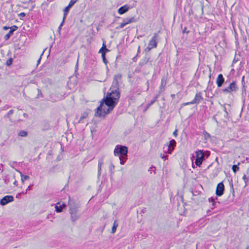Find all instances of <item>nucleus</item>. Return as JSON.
<instances>
[{
  "mask_svg": "<svg viewBox=\"0 0 249 249\" xmlns=\"http://www.w3.org/2000/svg\"><path fill=\"white\" fill-rule=\"evenodd\" d=\"M121 79L120 75H115L113 78L111 92L108 93L106 97L101 102L100 105L97 108L95 115L99 117H105L112 110L118 102L120 93L119 91V83Z\"/></svg>",
  "mask_w": 249,
  "mask_h": 249,
  "instance_id": "nucleus-1",
  "label": "nucleus"
},
{
  "mask_svg": "<svg viewBox=\"0 0 249 249\" xmlns=\"http://www.w3.org/2000/svg\"><path fill=\"white\" fill-rule=\"evenodd\" d=\"M127 148L121 145H116L114 150V154L115 156L119 157L121 165H124L127 159Z\"/></svg>",
  "mask_w": 249,
  "mask_h": 249,
  "instance_id": "nucleus-2",
  "label": "nucleus"
},
{
  "mask_svg": "<svg viewBox=\"0 0 249 249\" xmlns=\"http://www.w3.org/2000/svg\"><path fill=\"white\" fill-rule=\"evenodd\" d=\"M70 213L71 216V219L72 222L77 220L78 216L77 213V208L74 202L70 200L69 202Z\"/></svg>",
  "mask_w": 249,
  "mask_h": 249,
  "instance_id": "nucleus-3",
  "label": "nucleus"
},
{
  "mask_svg": "<svg viewBox=\"0 0 249 249\" xmlns=\"http://www.w3.org/2000/svg\"><path fill=\"white\" fill-rule=\"evenodd\" d=\"M157 33H155L154 36L149 41L148 47L145 49V52H149L152 48H156L157 46Z\"/></svg>",
  "mask_w": 249,
  "mask_h": 249,
  "instance_id": "nucleus-4",
  "label": "nucleus"
},
{
  "mask_svg": "<svg viewBox=\"0 0 249 249\" xmlns=\"http://www.w3.org/2000/svg\"><path fill=\"white\" fill-rule=\"evenodd\" d=\"M196 159L195 163L197 166H200L204 159V154L203 150H198L196 152Z\"/></svg>",
  "mask_w": 249,
  "mask_h": 249,
  "instance_id": "nucleus-5",
  "label": "nucleus"
},
{
  "mask_svg": "<svg viewBox=\"0 0 249 249\" xmlns=\"http://www.w3.org/2000/svg\"><path fill=\"white\" fill-rule=\"evenodd\" d=\"M14 198L12 196H6L2 197L0 200V204L1 206H5L10 202H13Z\"/></svg>",
  "mask_w": 249,
  "mask_h": 249,
  "instance_id": "nucleus-6",
  "label": "nucleus"
},
{
  "mask_svg": "<svg viewBox=\"0 0 249 249\" xmlns=\"http://www.w3.org/2000/svg\"><path fill=\"white\" fill-rule=\"evenodd\" d=\"M136 21V20L135 19L134 17L127 18H124L123 19V22L120 23L119 27H120V28H123L126 25L131 23H133V22H135Z\"/></svg>",
  "mask_w": 249,
  "mask_h": 249,
  "instance_id": "nucleus-7",
  "label": "nucleus"
},
{
  "mask_svg": "<svg viewBox=\"0 0 249 249\" xmlns=\"http://www.w3.org/2000/svg\"><path fill=\"white\" fill-rule=\"evenodd\" d=\"M225 187L223 182L219 183L216 187L215 194L217 196H221L224 191Z\"/></svg>",
  "mask_w": 249,
  "mask_h": 249,
  "instance_id": "nucleus-8",
  "label": "nucleus"
},
{
  "mask_svg": "<svg viewBox=\"0 0 249 249\" xmlns=\"http://www.w3.org/2000/svg\"><path fill=\"white\" fill-rule=\"evenodd\" d=\"M237 89V87L234 82H232L230 86L226 89H223V91L225 93L235 91Z\"/></svg>",
  "mask_w": 249,
  "mask_h": 249,
  "instance_id": "nucleus-9",
  "label": "nucleus"
},
{
  "mask_svg": "<svg viewBox=\"0 0 249 249\" xmlns=\"http://www.w3.org/2000/svg\"><path fill=\"white\" fill-rule=\"evenodd\" d=\"M176 145V142L174 140H172L166 144V148L169 154H171Z\"/></svg>",
  "mask_w": 249,
  "mask_h": 249,
  "instance_id": "nucleus-10",
  "label": "nucleus"
},
{
  "mask_svg": "<svg viewBox=\"0 0 249 249\" xmlns=\"http://www.w3.org/2000/svg\"><path fill=\"white\" fill-rule=\"evenodd\" d=\"M109 50H108L106 48V45H105L104 44H103V46L102 47V48H101V49H100V50L99 51V53H101V54H102V57L103 60L105 64H106L107 63V61L106 60V56H105L106 53L107 52H109Z\"/></svg>",
  "mask_w": 249,
  "mask_h": 249,
  "instance_id": "nucleus-11",
  "label": "nucleus"
},
{
  "mask_svg": "<svg viewBox=\"0 0 249 249\" xmlns=\"http://www.w3.org/2000/svg\"><path fill=\"white\" fill-rule=\"evenodd\" d=\"M65 207H66V205L64 203L58 202L55 206V211L57 213L62 212Z\"/></svg>",
  "mask_w": 249,
  "mask_h": 249,
  "instance_id": "nucleus-12",
  "label": "nucleus"
},
{
  "mask_svg": "<svg viewBox=\"0 0 249 249\" xmlns=\"http://www.w3.org/2000/svg\"><path fill=\"white\" fill-rule=\"evenodd\" d=\"M203 100V97H202L201 93L200 92L197 93L195 97L193 100V103L198 104H199Z\"/></svg>",
  "mask_w": 249,
  "mask_h": 249,
  "instance_id": "nucleus-13",
  "label": "nucleus"
},
{
  "mask_svg": "<svg viewBox=\"0 0 249 249\" xmlns=\"http://www.w3.org/2000/svg\"><path fill=\"white\" fill-rule=\"evenodd\" d=\"M224 82V78L222 74H219L216 79V84L218 87H221Z\"/></svg>",
  "mask_w": 249,
  "mask_h": 249,
  "instance_id": "nucleus-14",
  "label": "nucleus"
},
{
  "mask_svg": "<svg viewBox=\"0 0 249 249\" xmlns=\"http://www.w3.org/2000/svg\"><path fill=\"white\" fill-rule=\"evenodd\" d=\"M129 7L127 5H124L120 8L118 10V12L120 15H123L126 13L129 9Z\"/></svg>",
  "mask_w": 249,
  "mask_h": 249,
  "instance_id": "nucleus-15",
  "label": "nucleus"
},
{
  "mask_svg": "<svg viewBox=\"0 0 249 249\" xmlns=\"http://www.w3.org/2000/svg\"><path fill=\"white\" fill-rule=\"evenodd\" d=\"M149 56H147V54H146V56L143 58V59L141 62H140L139 65L141 66H142L145 64H147L149 61Z\"/></svg>",
  "mask_w": 249,
  "mask_h": 249,
  "instance_id": "nucleus-16",
  "label": "nucleus"
},
{
  "mask_svg": "<svg viewBox=\"0 0 249 249\" xmlns=\"http://www.w3.org/2000/svg\"><path fill=\"white\" fill-rule=\"evenodd\" d=\"M18 172L20 174L21 177V180L22 183H23L25 180L29 179V176L23 175L22 173L20 171H18Z\"/></svg>",
  "mask_w": 249,
  "mask_h": 249,
  "instance_id": "nucleus-17",
  "label": "nucleus"
},
{
  "mask_svg": "<svg viewBox=\"0 0 249 249\" xmlns=\"http://www.w3.org/2000/svg\"><path fill=\"white\" fill-rule=\"evenodd\" d=\"M103 163L101 160L99 161L98 164V177H99L101 175L102 166Z\"/></svg>",
  "mask_w": 249,
  "mask_h": 249,
  "instance_id": "nucleus-18",
  "label": "nucleus"
},
{
  "mask_svg": "<svg viewBox=\"0 0 249 249\" xmlns=\"http://www.w3.org/2000/svg\"><path fill=\"white\" fill-rule=\"evenodd\" d=\"M71 8L70 7H69L68 5L65 7V8L64 9V14H63V21L65 20L66 18V16H67V15L70 10V9Z\"/></svg>",
  "mask_w": 249,
  "mask_h": 249,
  "instance_id": "nucleus-19",
  "label": "nucleus"
},
{
  "mask_svg": "<svg viewBox=\"0 0 249 249\" xmlns=\"http://www.w3.org/2000/svg\"><path fill=\"white\" fill-rule=\"evenodd\" d=\"M118 226V224L117 221H114V223H113V226L112 227V230H111V233H114L116 232V229H117Z\"/></svg>",
  "mask_w": 249,
  "mask_h": 249,
  "instance_id": "nucleus-20",
  "label": "nucleus"
},
{
  "mask_svg": "<svg viewBox=\"0 0 249 249\" xmlns=\"http://www.w3.org/2000/svg\"><path fill=\"white\" fill-rule=\"evenodd\" d=\"M27 134V132L24 130H21L18 133V136L21 137H26Z\"/></svg>",
  "mask_w": 249,
  "mask_h": 249,
  "instance_id": "nucleus-21",
  "label": "nucleus"
},
{
  "mask_svg": "<svg viewBox=\"0 0 249 249\" xmlns=\"http://www.w3.org/2000/svg\"><path fill=\"white\" fill-rule=\"evenodd\" d=\"M166 85V81L163 79H162L161 82V86L160 88V91H162L164 89L163 87H164Z\"/></svg>",
  "mask_w": 249,
  "mask_h": 249,
  "instance_id": "nucleus-22",
  "label": "nucleus"
},
{
  "mask_svg": "<svg viewBox=\"0 0 249 249\" xmlns=\"http://www.w3.org/2000/svg\"><path fill=\"white\" fill-rule=\"evenodd\" d=\"M13 34L12 33V31H10L7 33L4 36V39L5 40H7L9 39L10 37L13 35Z\"/></svg>",
  "mask_w": 249,
  "mask_h": 249,
  "instance_id": "nucleus-23",
  "label": "nucleus"
},
{
  "mask_svg": "<svg viewBox=\"0 0 249 249\" xmlns=\"http://www.w3.org/2000/svg\"><path fill=\"white\" fill-rule=\"evenodd\" d=\"M157 96L155 97L154 98L150 101V103H149L147 105V108H148L150 106L153 105L156 102V101L157 100Z\"/></svg>",
  "mask_w": 249,
  "mask_h": 249,
  "instance_id": "nucleus-24",
  "label": "nucleus"
},
{
  "mask_svg": "<svg viewBox=\"0 0 249 249\" xmlns=\"http://www.w3.org/2000/svg\"><path fill=\"white\" fill-rule=\"evenodd\" d=\"M239 167L237 165H233L232 167V170L234 173H236L237 171L239 170Z\"/></svg>",
  "mask_w": 249,
  "mask_h": 249,
  "instance_id": "nucleus-25",
  "label": "nucleus"
},
{
  "mask_svg": "<svg viewBox=\"0 0 249 249\" xmlns=\"http://www.w3.org/2000/svg\"><path fill=\"white\" fill-rule=\"evenodd\" d=\"M12 63H13V59H12V58H10L7 60L6 64L7 66H10L11 65Z\"/></svg>",
  "mask_w": 249,
  "mask_h": 249,
  "instance_id": "nucleus-26",
  "label": "nucleus"
},
{
  "mask_svg": "<svg viewBox=\"0 0 249 249\" xmlns=\"http://www.w3.org/2000/svg\"><path fill=\"white\" fill-rule=\"evenodd\" d=\"M114 169V166L112 163H111L109 166V170L110 172L111 173H113Z\"/></svg>",
  "mask_w": 249,
  "mask_h": 249,
  "instance_id": "nucleus-27",
  "label": "nucleus"
},
{
  "mask_svg": "<svg viewBox=\"0 0 249 249\" xmlns=\"http://www.w3.org/2000/svg\"><path fill=\"white\" fill-rule=\"evenodd\" d=\"M18 27L17 26H16V25L12 26L10 28V31H12V33L13 34V32L14 31H16L18 29Z\"/></svg>",
  "mask_w": 249,
  "mask_h": 249,
  "instance_id": "nucleus-28",
  "label": "nucleus"
},
{
  "mask_svg": "<svg viewBox=\"0 0 249 249\" xmlns=\"http://www.w3.org/2000/svg\"><path fill=\"white\" fill-rule=\"evenodd\" d=\"M76 1L77 0H71L68 6L71 8L73 6V5L76 2Z\"/></svg>",
  "mask_w": 249,
  "mask_h": 249,
  "instance_id": "nucleus-29",
  "label": "nucleus"
},
{
  "mask_svg": "<svg viewBox=\"0 0 249 249\" xmlns=\"http://www.w3.org/2000/svg\"><path fill=\"white\" fill-rule=\"evenodd\" d=\"M14 112V110L13 109H11L9 111V112H8V113L6 115V117H10V115H11L12 114H13Z\"/></svg>",
  "mask_w": 249,
  "mask_h": 249,
  "instance_id": "nucleus-30",
  "label": "nucleus"
},
{
  "mask_svg": "<svg viewBox=\"0 0 249 249\" xmlns=\"http://www.w3.org/2000/svg\"><path fill=\"white\" fill-rule=\"evenodd\" d=\"M45 50H46V49H44V50H43V52H42V53L41 54V55H40V56L39 58L38 59V60H37V65H38V64L40 63V60H41V56H42V55H43V53H44V51H45Z\"/></svg>",
  "mask_w": 249,
  "mask_h": 249,
  "instance_id": "nucleus-31",
  "label": "nucleus"
},
{
  "mask_svg": "<svg viewBox=\"0 0 249 249\" xmlns=\"http://www.w3.org/2000/svg\"><path fill=\"white\" fill-rule=\"evenodd\" d=\"M209 201L210 202H212L213 203V205H214V199L213 198V197L210 198L209 199Z\"/></svg>",
  "mask_w": 249,
  "mask_h": 249,
  "instance_id": "nucleus-32",
  "label": "nucleus"
},
{
  "mask_svg": "<svg viewBox=\"0 0 249 249\" xmlns=\"http://www.w3.org/2000/svg\"><path fill=\"white\" fill-rule=\"evenodd\" d=\"M192 104H194V103H193V101L191 102H187V103H183L182 104V106H187V105H192Z\"/></svg>",
  "mask_w": 249,
  "mask_h": 249,
  "instance_id": "nucleus-33",
  "label": "nucleus"
},
{
  "mask_svg": "<svg viewBox=\"0 0 249 249\" xmlns=\"http://www.w3.org/2000/svg\"><path fill=\"white\" fill-rule=\"evenodd\" d=\"M160 157L161 159H166L167 157V156L165 155L164 154L161 153L160 154Z\"/></svg>",
  "mask_w": 249,
  "mask_h": 249,
  "instance_id": "nucleus-34",
  "label": "nucleus"
},
{
  "mask_svg": "<svg viewBox=\"0 0 249 249\" xmlns=\"http://www.w3.org/2000/svg\"><path fill=\"white\" fill-rule=\"evenodd\" d=\"M25 15H26L25 13H23V12L21 13H20V14L18 15L19 17H25Z\"/></svg>",
  "mask_w": 249,
  "mask_h": 249,
  "instance_id": "nucleus-35",
  "label": "nucleus"
},
{
  "mask_svg": "<svg viewBox=\"0 0 249 249\" xmlns=\"http://www.w3.org/2000/svg\"><path fill=\"white\" fill-rule=\"evenodd\" d=\"M178 130L177 129H176L174 132H173V135L175 136V137H177V135H178Z\"/></svg>",
  "mask_w": 249,
  "mask_h": 249,
  "instance_id": "nucleus-36",
  "label": "nucleus"
},
{
  "mask_svg": "<svg viewBox=\"0 0 249 249\" xmlns=\"http://www.w3.org/2000/svg\"><path fill=\"white\" fill-rule=\"evenodd\" d=\"M75 72H76L78 69V59L77 60L76 63L75 64Z\"/></svg>",
  "mask_w": 249,
  "mask_h": 249,
  "instance_id": "nucleus-37",
  "label": "nucleus"
},
{
  "mask_svg": "<svg viewBox=\"0 0 249 249\" xmlns=\"http://www.w3.org/2000/svg\"><path fill=\"white\" fill-rule=\"evenodd\" d=\"M64 21L63 20V21L61 22V23L60 24V25H59V27H58V30L60 31L61 30V27L62 26L63 24V22H64Z\"/></svg>",
  "mask_w": 249,
  "mask_h": 249,
  "instance_id": "nucleus-38",
  "label": "nucleus"
},
{
  "mask_svg": "<svg viewBox=\"0 0 249 249\" xmlns=\"http://www.w3.org/2000/svg\"><path fill=\"white\" fill-rule=\"evenodd\" d=\"M163 149L164 153H168V152H167V149L166 148V145H165V146L163 147Z\"/></svg>",
  "mask_w": 249,
  "mask_h": 249,
  "instance_id": "nucleus-39",
  "label": "nucleus"
},
{
  "mask_svg": "<svg viewBox=\"0 0 249 249\" xmlns=\"http://www.w3.org/2000/svg\"><path fill=\"white\" fill-rule=\"evenodd\" d=\"M31 187L32 186L31 185H29L28 188H27L26 190V193H27V191L28 190H31Z\"/></svg>",
  "mask_w": 249,
  "mask_h": 249,
  "instance_id": "nucleus-40",
  "label": "nucleus"
},
{
  "mask_svg": "<svg viewBox=\"0 0 249 249\" xmlns=\"http://www.w3.org/2000/svg\"><path fill=\"white\" fill-rule=\"evenodd\" d=\"M9 29V27H7V26H3V29L4 30H7L8 29Z\"/></svg>",
  "mask_w": 249,
  "mask_h": 249,
  "instance_id": "nucleus-41",
  "label": "nucleus"
},
{
  "mask_svg": "<svg viewBox=\"0 0 249 249\" xmlns=\"http://www.w3.org/2000/svg\"><path fill=\"white\" fill-rule=\"evenodd\" d=\"M243 179L245 180V181L246 182V176L245 175H244L243 177Z\"/></svg>",
  "mask_w": 249,
  "mask_h": 249,
  "instance_id": "nucleus-42",
  "label": "nucleus"
},
{
  "mask_svg": "<svg viewBox=\"0 0 249 249\" xmlns=\"http://www.w3.org/2000/svg\"><path fill=\"white\" fill-rule=\"evenodd\" d=\"M73 78H74V77H71L70 78V84H71V80H72V79H73Z\"/></svg>",
  "mask_w": 249,
  "mask_h": 249,
  "instance_id": "nucleus-43",
  "label": "nucleus"
},
{
  "mask_svg": "<svg viewBox=\"0 0 249 249\" xmlns=\"http://www.w3.org/2000/svg\"><path fill=\"white\" fill-rule=\"evenodd\" d=\"M14 184L15 185H17V184H18V181L17 180H15V181L14 182Z\"/></svg>",
  "mask_w": 249,
  "mask_h": 249,
  "instance_id": "nucleus-44",
  "label": "nucleus"
},
{
  "mask_svg": "<svg viewBox=\"0 0 249 249\" xmlns=\"http://www.w3.org/2000/svg\"><path fill=\"white\" fill-rule=\"evenodd\" d=\"M38 94H41V91L39 89H37Z\"/></svg>",
  "mask_w": 249,
  "mask_h": 249,
  "instance_id": "nucleus-45",
  "label": "nucleus"
},
{
  "mask_svg": "<svg viewBox=\"0 0 249 249\" xmlns=\"http://www.w3.org/2000/svg\"><path fill=\"white\" fill-rule=\"evenodd\" d=\"M140 46H139V47H138V52H139V51H140Z\"/></svg>",
  "mask_w": 249,
  "mask_h": 249,
  "instance_id": "nucleus-46",
  "label": "nucleus"
},
{
  "mask_svg": "<svg viewBox=\"0 0 249 249\" xmlns=\"http://www.w3.org/2000/svg\"><path fill=\"white\" fill-rule=\"evenodd\" d=\"M147 85H148V86H148V87H147V89H148V86H149V83L147 82Z\"/></svg>",
  "mask_w": 249,
  "mask_h": 249,
  "instance_id": "nucleus-47",
  "label": "nucleus"
}]
</instances>
